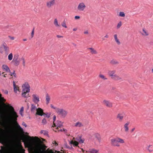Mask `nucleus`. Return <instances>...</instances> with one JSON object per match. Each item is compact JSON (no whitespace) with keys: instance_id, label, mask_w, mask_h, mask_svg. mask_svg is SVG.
Instances as JSON below:
<instances>
[{"instance_id":"f257e3e1","label":"nucleus","mask_w":153,"mask_h":153,"mask_svg":"<svg viewBox=\"0 0 153 153\" xmlns=\"http://www.w3.org/2000/svg\"><path fill=\"white\" fill-rule=\"evenodd\" d=\"M29 153H58L55 150H46L42 144L34 139L29 138L27 141Z\"/></svg>"},{"instance_id":"f03ea898","label":"nucleus","mask_w":153,"mask_h":153,"mask_svg":"<svg viewBox=\"0 0 153 153\" xmlns=\"http://www.w3.org/2000/svg\"><path fill=\"white\" fill-rule=\"evenodd\" d=\"M7 106L10 108L11 110V115L8 117L7 120L9 121L14 123L17 128L19 129V131L21 132H23V128L19 125L16 121L17 118L18 117L16 112L14 111L13 108L10 105H8Z\"/></svg>"},{"instance_id":"7ed1b4c3","label":"nucleus","mask_w":153,"mask_h":153,"mask_svg":"<svg viewBox=\"0 0 153 153\" xmlns=\"http://www.w3.org/2000/svg\"><path fill=\"white\" fill-rule=\"evenodd\" d=\"M110 142L112 146L117 147H120V146L119 143L123 144L125 143L123 139L118 137L111 139L110 140Z\"/></svg>"},{"instance_id":"20e7f679","label":"nucleus","mask_w":153,"mask_h":153,"mask_svg":"<svg viewBox=\"0 0 153 153\" xmlns=\"http://www.w3.org/2000/svg\"><path fill=\"white\" fill-rule=\"evenodd\" d=\"M57 114L61 116V117L65 118L67 115V112L62 108H58L57 109L56 112Z\"/></svg>"},{"instance_id":"39448f33","label":"nucleus","mask_w":153,"mask_h":153,"mask_svg":"<svg viewBox=\"0 0 153 153\" xmlns=\"http://www.w3.org/2000/svg\"><path fill=\"white\" fill-rule=\"evenodd\" d=\"M69 144L71 145V147H70L68 146H67V145H66V148H69L70 149H73L72 147V145H73L74 146H78L79 143H78L75 140V139L74 137L73 138V140L71 141H69Z\"/></svg>"},{"instance_id":"423d86ee","label":"nucleus","mask_w":153,"mask_h":153,"mask_svg":"<svg viewBox=\"0 0 153 153\" xmlns=\"http://www.w3.org/2000/svg\"><path fill=\"white\" fill-rule=\"evenodd\" d=\"M19 57V55L18 54H15L11 62L13 63L15 66H18L20 64V60L18 59Z\"/></svg>"},{"instance_id":"0eeeda50","label":"nucleus","mask_w":153,"mask_h":153,"mask_svg":"<svg viewBox=\"0 0 153 153\" xmlns=\"http://www.w3.org/2000/svg\"><path fill=\"white\" fill-rule=\"evenodd\" d=\"M32 101L35 104H37L40 101L39 96L37 94H34L32 95Z\"/></svg>"},{"instance_id":"6e6552de","label":"nucleus","mask_w":153,"mask_h":153,"mask_svg":"<svg viewBox=\"0 0 153 153\" xmlns=\"http://www.w3.org/2000/svg\"><path fill=\"white\" fill-rule=\"evenodd\" d=\"M56 0H50L47 1L46 3V6L47 8H50L55 4Z\"/></svg>"},{"instance_id":"1a4fd4ad","label":"nucleus","mask_w":153,"mask_h":153,"mask_svg":"<svg viewBox=\"0 0 153 153\" xmlns=\"http://www.w3.org/2000/svg\"><path fill=\"white\" fill-rule=\"evenodd\" d=\"M85 3L83 2L79 3L77 6V9L79 11H83L86 8Z\"/></svg>"},{"instance_id":"9d476101","label":"nucleus","mask_w":153,"mask_h":153,"mask_svg":"<svg viewBox=\"0 0 153 153\" xmlns=\"http://www.w3.org/2000/svg\"><path fill=\"white\" fill-rule=\"evenodd\" d=\"M22 90H24V91H25V90H28V91H30V87L29 85L28 82H25L22 85Z\"/></svg>"},{"instance_id":"9b49d317","label":"nucleus","mask_w":153,"mask_h":153,"mask_svg":"<svg viewBox=\"0 0 153 153\" xmlns=\"http://www.w3.org/2000/svg\"><path fill=\"white\" fill-rule=\"evenodd\" d=\"M103 103L108 108H111L113 106L112 103L108 100H104L103 101Z\"/></svg>"},{"instance_id":"f8f14e48","label":"nucleus","mask_w":153,"mask_h":153,"mask_svg":"<svg viewBox=\"0 0 153 153\" xmlns=\"http://www.w3.org/2000/svg\"><path fill=\"white\" fill-rule=\"evenodd\" d=\"M124 114L123 113H120L117 114V118L120 121H122L123 119Z\"/></svg>"},{"instance_id":"ddd939ff","label":"nucleus","mask_w":153,"mask_h":153,"mask_svg":"<svg viewBox=\"0 0 153 153\" xmlns=\"http://www.w3.org/2000/svg\"><path fill=\"white\" fill-rule=\"evenodd\" d=\"M62 123L61 122V121L59 120H57L55 123H53V125H54V126L57 127V128L61 127L62 126ZM53 126H52V127H53Z\"/></svg>"},{"instance_id":"4468645a","label":"nucleus","mask_w":153,"mask_h":153,"mask_svg":"<svg viewBox=\"0 0 153 153\" xmlns=\"http://www.w3.org/2000/svg\"><path fill=\"white\" fill-rule=\"evenodd\" d=\"M36 111H37L36 113V114H37L41 116H43L44 112H43V110L41 108H37V109Z\"/></svg>"},{"instance_id":"2eb2a0df","label":"nucleus","mask_w":153,"mask_h":153,"mask_svg":"<svg viewBox=\"0 0 153 153\" xmlns=\"http://www.w3.org/2000/svg\"><path fill=\"white\" fill-rule=\"evenodd\" d=\"M74 126L76 128H81L83 126V124L82 123L78 121L75 123Z\"/></svg>"},{"instance_id":"dca6fc26","label":"nucleus","mask_w":153,"mask_h":153,"mask_svg":"<svg viewBox=\"0 0 153 153\" xmlns=\"http://www.w3.org/2000/svg\"><path fill=\"white\" fill-rule=\"evenodd\" d=\"M129 122H127L124 125V128L125 132H128L129 131L128 125Z\"/></svg>"},{"instance_id":"f3484780","label":"nucleus","mask_w":153,"mask_h":153,"mask_svg":"<svg viewBox=\"0 0 153 153\" xmlns=\"http://www.w3.org/2000/svg\"><path fill=\"white\" fill-rule=\"evenodd\" d=\"M94 135L97 138L99 142L100 143L101 141V137L100 134L98 133H95Z\"/></svg>"},{"instance_id":"a211bd4d","label":"nucleus","mask_w":153,"mask_h":153,"mask_svg":"<svg viewBox=\"0 0 153 153\" xmlns=\"http://www.w3.org/2000/svg\"><path fill=\"white\" fill-rule=\"evenodd\" d=\"M37 108H36V105L33 104H31V107L30 108V111L34 113L35 110H37Z\"/></svg>"},{"instance_id":"6ab92c4d","label":"nucleus","mask_w":153,"mask_h":153,"mask_svg":"<svg viewBox=\"0 0 153 153\" xmlns=\"http://www.w3.org/2000/svg\"><path fill=\"white\" fill-rule=\"evenodd\" d=\"M90 50V53L91 54H97V51L93 48H90L88 49Z\"/></svg>"},{"instance_id":"aec40b11","label":"nucleus","mask_w":153,"mask_h":153,"mask_svg":"<svg viewBox=\"0 0 153 153\" xmlns=\"http://www.w3.org/2000/svg\"><path fill=\"white\" fill-rule=\"evenodd\" d=\"M3 69L5 70L7 72H10V70L8 67L6 65H3L2 66Z\"/></svg>"},{"instance_id":"412c9836","label":"nucleus","mask_w":153,"mask_h":153,"mask_svg":"<svg viewBox=\"0 0 153 153\" xmlns=\"http://www.w3.org/2000/svg\"><path fill=\"white\" fill-rule=\"evenodd\" d=\"M89 152L90 153H99V150L94 149H90L89 150Z\"/></svg>"},{"instance_id":"4be33fe9","label":"nucleus","mask_w":153,"mask_h":153,"mask_svg":"<svg viewBox=\"0 0 153 153\" xmlns=\"http://www.w3.org/2000/svg\"><path fill=\"white\" fill-rule=\"evenodd\" d=\"M50 98L48 94H47L46 95V104L48 105L50 102Z\"/></svg>"},{"instance_id":"5701e85b","label":"nucleus","mask_w":153,"mask_h":153,"mask_svg":"<svg viewBox=\"0 0 153 153\" xmlns=\"http://www.w3.org/2000/svg\"><path fill=\"white\" fill-rule=\"evenodd\" d=\"M22 97L25 98H27L26 94L27 93H29L30 91H28V90H25V91H24V90H22Z\"/></svg>"},{"instance_id":"b1692460","label":"nucleus","mask_w":153,"mask_h":153,"mask_svg":"<svg viewBox=\"0 0 153 153\" xmlns=\"http://www.w3.org/2000/svg\"><path fill=\"white\" fill-rule=\"evenodd\" d=\"M116 72V71L115 70H113L109 71L108 74L109 76L110 77H111V76H113V75L115 74Z\"/></svg>"},{"instance_id":"393cba45","label":"nucleus","mask_w":153,"mask_h":153,"mask_svg":"<svg viewBox=\"0 0 153 153\" xmlns=\"http://www.w3.org/2000/svg\"><path fill=\"white\" fill-rule=\"evenodd\" d=\"M114 38L115 40L117 43V44L118 45H119L120 44V42L119 40V39L117 38V35L116 34H114Z\"/></svg>"},{"instance_id":"a878e982","label":"nucleus","mask_w":153,"mask_h":153,"mask_svg":"<svg viewBox=\"0 0 153 153\" xmlns=\"http://www.w3.org/2000/svg\"><path fill=\"white\" fill-rule=\"evenodd\" d=\"M110 63L112 65H115L119 63V62L116 60L112 59L110 62Z\"/></svg>"},{"instance_id":"bb28decb","label":"nucleus","mask_w":153,"mask_h":153,"mask_svg":"<svg viewBox=\"0 0 153 153\" xmlns=\"http://www.w3.org/2000/svg\"><path fill=\"white\" fill-rule=\"evenodd\" d=\"M54 24L56 27H60V25L58 24V21L56 19H55L54 22Z\"/></svg>"},{"instance_id":"cd10ccee","label":"nucleus","mask_w":153,"mask_h":153,"mask_svg":"<svg viewBox=\"0 0 153 153\" xmlns=\"http://www.w3.org/2000/svg\"><path fill=\"white\" fill-rule=\"evenodd\" d=\"M2 46L3 47L5 51L7 52L8 51L9 48L7 46L6 44L5 43L3 44L2 45Z\"/></svg>"},{"instance_id":"c85d7f7f","label":"nucleus","mask_w":153,"mask_h":153,"mask_svg":"<svg viewBox=\"0 0 153 153\" xmlns=\"http://www.w3.org/2000/svg\"><path fill=\"white\" fill-rule=\"evenodd\" d=\"M99 76L100 78L103 80H105L107 79V78L105 76L102 74H100Z\"/></svg>"},{"instance_id":"c756f323","label":"nucleus","mask_w":153,"mask_h":153,"mask_svg":"<svg viewBox=\"0 0 153 153\" xmlns=\"http://www.w3.org/2000/svg\"><path fill=\"white\" fill-rule=\"evenodd\" d=\"M40 133L43 134L45 135L48 136V131L46 130H41L40 131Z\"/></svg>"},{"instance_id":"7c9ffc66","label":"nucleus","mask_w":153,"mask_h":153,"mask_svg":"<svg viewBox=\"0 0 153 153\" xmlns=\"http://www.w3.org/2000/svg\"><path fill=\"white\" fill-rule=\"evenodd\" d=\"M143 33H142V35L144 36H147L149 34L146 31V30H145L144 29H143Z\"/></svg>"},{"instance_id":"2f4dec72","label":"nucleus","mask_w":153,"mask_h":153,"mask_svg":"<svg viewBox=\"0 0 153 153\" xmlns=\"http://www.w3.org/2000/svg\"><path fill=\"white\" fill-rule=\"evenodd\" d=\"M115 80L116 81L120 80V81H122L123 80V79L122 77L118 75H117Z\"/></svg>"},{"instance_id":"473e14b6","label":"nucleus","mask_w":153,"mask_h":153,"mask_svg":"<svg viewBox=\"0 0 153 153\" xmlns=\"http://www.w3.org/2000/svg\"><path fill=\"white\" fill-rule=\"evenodd\" d=\"M23 111H24V107H22L21 108L20 110V111H19V114H20L22 117L23 116Z\"/></svg>"},{"instance_id":"72a5a7b5","label":"nucleus","mask_w":153,"mask_h":153,"mask_svg":"<svg viewBox=\"0 0 153 153\" xmlns=\"http://www.w3.org/2000/svg\"><path fill=\"white\" fill-rule=\"evenodd\" d=\"M13 85L14 91L15 93H16L17 91V87H16V84H15V82L13 81Z\"/></svg>"},{"instance_id":"f704fd0d","label":"nucleus","mask_w":153,"mask_h":153,"mask_svg":"<svg viewBox=\"0 0 153 153\" xmlns=\"http://www.w3.org/2000/svg\"><path fill=\"white\" fill-rule=\"evenodd\" d=\"M13 58V55L12 53H10L8 56V59L9 60H11Z\"/></svg>"},{"instance_id":"c9c22d12","label":"nucleus","mask_w":153,"mask_h":153,"mask_svg":"<svg viewBox=\"0 0 153 153\" xmlns=\"http://www.w3.org/2000/svg\"><path fill=\"white\" fill-rule=\"evenodd\" d=\"M76 140L79 141V143H84V140L83 139H82L81 138V137H79V139H76Z\"/></svg>"},{"instance_id":"e433bc0d","label":"nucleus","mask_w":153,"mask_h":153,"mask_svg":"<svg viewBox=\"0 0 153 153\" xmlns=\"http://www.w3.org/2000/svg\"><path fill=\"white\" fill-rule=\"evenodd\" d=\"M20 60L22 61L24 66H25V61L24 58L22 57L20 59Z\"/></svg>"},{"instance_id":"4c0bfd02","label":"nucleus","mask_w":153,"mask_h":153,"mask_svg":"<svg viewBox=\"0 0 153 153\" xmlns=\"http://www.w3.org/2000/svg\"><path fill=\"white\" fill-rule=\"evenodd\" d=\"M62 26L65 28H66L67 27V26L66 25L65 22L64 21L62 23Z\"/></svg>"},{"instance_id":"58836bf2","label":"nucleus","mask_w":153,"mask_h":153,"mask_svg":"<svg viewBox=\"0 0 153 153\" xmlns=\"http://www.w3.org/2000/svg\"><path fill=\"white\" fill-rule=\"evenodd\" d=\"M122 25V22L121 21H120L119 22L117 25V29L119 28Z\"/></svg>"},{"instance_id":"ea45409f","label":"nucleus","mask_w":153,"mask_h":153,"mask_svg":"<svg viewBox=\"0 0 153 153\" xmlns=\"http://www.w3.org/2000/svg\"><path fill=\"white\" fill-rule=\"evenodd\" d=\"M119 16L121 17H124L125 16V14L123 12H120L119 13Z\"/></svg>"},{"instance_id":"a19ab883","label":"nucleus","mask_w":153,"mask_h":153,"mask_svg":"<svg viewBox=\"0 0 153 153\" xmlns=\"http://www.w3.org/2000/svg\"><path fill=\"white\" fill-rule=\"evenodd\" d=\"M5 101V100L4 97H2L1 94H0V101L2 102Z\"/></svg>"},{"instance_id":"79ce46f5","label":"nucleus","mask_w":153,"mask_h":153,"mask_svg":"<svg viewBox=\"0 0 153 153\" xmlns=\"http://www.w3.org/2000/svg\"><path fill=\"white\" fill-rule=\"evenodd\" d=\"M10 73L11 76H12L13 75L15 77H16V74L15 73V71H13V73H11L10 72Z\"/></svg>"},{"instance_id":"37998d69","label":"nucleus","mask_w":153,"mask_h":153,"mask_svg":"<svg viewBox=\"0 0 153 153\" xmlns=\"http://www.w3.org/2000/svg\"><path fill=\"white\" fill-rule=\"evenodd\" d=\"M42 123L43 125L46 124L47 123L46 120L45 118H44L42 120Z\"/></svg>"},{"instance_id":"c03bdc74","label":"nucleus","mask_w":153,"mask_h":153,"mask_svg":"<svg viewBox=\"0 0 153 153\" xmlns=\"http://www.w3.org/2000/svg\"><path fill=\"white\" fill-rule=\"evenodd\" d=\"M44 116H45L47 117L48 118H49L50 117V114H45L44 113H43V115Z\"/></svg>"},{"instance_id":"a18cd8bd","label":"nucleus","mask_w":153,"mask_h":153,"mask_svg":"<svg viewBox=\"0 0 153 153\" xmlns=\"http://www.w3.org/2000/svg\"><path fill=\"white\" fill-rule=\"evenodd\" d=\"M51 108L55 109L56 112L57 109H58V108H56V107L52 105L51 104Z\"/></svg>"},{"instance_id":"49530a36","label":"nucleus","mask_w":153,"mask_h":153,"mask_svg":"<svg viewBox=\"0 0 153 153\" xmlns=\"http://www.w3.org/2000/svg\"><path fill=\"white\" fill-rule=\"evenodd\" d=\"M117 75L116 74H115L114 75H113V76H111V78L113 79L114 80H115V78H116V77Z\"/></svg>"},{"instance_id":"de8ad7c7","label":"nucleus","mask_w":153,"mask_h":153,"mask_svg":"<svg viewBox=\"0 0 153 153\" xmlns=\"http://www.w3.org/2000/svg\"><path fill=\"white\" fill-rule=\"evenodd\" d=\"M2 91L5 94H8V91L7 90H2Z\"/></svg>"},{"instance_id":"09e8293b","label":"nucleus","mask_w":153,"mask_h":153,"mask_svg":"<svg viewBox=\"0 0 153 153\" xmlns=\"http://www.w3.org/2000/svg\"><path fill=\"white\" fill-rule=\"evenodd\" d=\"M34 29H33L31 32V37L32 38L33 37V35H34Z\"/></svg>"},{"instance_id":"8fccbe9b","label":"nucleus","mask_w":153,"mask_h":153,"mask_svg":"<svg viewBox=\"0 0 153 153\" xmlns=\"http://www.w3.org/2000/svg\"><path fill=\"white\" fill-rule=\"evenodd\" d=\"M80 16H75L74 18L75 19H80Z\"/></svg>"},{"instance_id":"3c124183","label":"nucleus","mask_w":153,"mask_h":153,"mask_svg":"<svg viewBox=\"0 0 153 153\" xmlns=\"http://www.w3.org/2000/svg\"><path fill=\"white\" fill-rule=\"evenodd\" d=\"M22 125L25 126V127H26L27 126V125L24 122H23L22 123Z\"/></svg>"},{"instance_id":"603ef678","label":"nucleus","mask_w":153,"mask_h":153,"mask_svg":"<svg viewBox=\"0 0 153 153\" xmlns=\"http://www.w3.org/2000/svg\"><path fill=\"white\" fill-rule=\"evenodd\" d=\"M9 37L12 40H13L14 39V38L13 37L9 36Z\"/></svg>"},{"instance_id":"864d4df0","label":"nucleus","mask_w":153,"mask_h":153,"mask_svg":"<svg viewBox=\"0 0 153 153\" xmlns=\"http://www.w3.org/2000/svg\"><path fill=\"white\" fill-rule=\"evenodd\" d=\"M56 116L55 115H54L53 117V123H54V122L56 120Z\"/></svg>"},{"instance_id":"5fc2aeb1","label":"nucleus","mask_w":153,"mask_h":153,"mask_svg":"<svg viewBox=\"0 0 153 153\" xmlns=\"http://www.w3.org/2000/svg\"><path fill=\"white\" fill-rule=\"evenodd\" d=\"M58 38H62L63 37V36H60L59 35H57L56 36Z\"/></svg>"},{"instance_id":"6e6d98bb","label":"nucleus","mask_w":153,"mask_h":153,"mask_svg":"<svg viewBox=\"0 0 153 153\" xmlns=\"http://www.w3.org/2000/svg\"><path fill=\"white\" fill-rule=\"evenodd\" d=\"M53 144H55V145L56 146H57L58 145V144L57 143H56L55 141H53Z\"/></svg>"},{"instance_id":"4d7b16f0","label":"nucleus","mask_w":153,"mask_h":153,"mask_svg":"<svg viewBox=\"0 0 153 153\" xmlns=\"http://www.w3.org/2000/svg\"><path fill=\"white\" fill-rule=\"evenodd\" d=\"M3 52V51L2 50V48L0 46V52L1 53H2Z\"/></svg>"},{"instance_id":"13d9d810","label":"nucleus","mask_w":153,"mask_h":153,"mask_svg":"<svg viewBox=\"0 0 153 153\" xmlns=\"http://www.w3.org/2000/svg\"><path fill=\"white\" fill-rule=\"evenodd\" d=\"M104 38H108V34H106L104 36Z\"/></svg>"},{"instance_id":"bf43d9fd","label":"nucleus","mask_w":153,"mask_h":153,"mask_svg":"<svg viewBox=\"0 0 153 153\" xmlns=\"http://www.w3.org/2000/svg\"><path fill=\"white\" fill-rule=\"evenodd\" d=\"M135 129V128H132L131 130V132H133L134 130Z\"/></svg>"},{"instance_id":"052dcab7","label":"nucleus","mask_w":153,"mask_h":153,"mask_svg":"<svg viewBox=\"0 0 153 153\" xmlns=\"http://www.w3.org/2000/svg\"><path fill=\"white\" fill-rule=\"evenodd\" d=\"M84 34H88V31L87 30L85 31L84 32Z\"/></svg>"},{"instance_id":"680f3d73","label":"nucleus","mask_w":153,"mask_h":153,"mask_svg":"<svg viewBox=\"0 0 153 153\" xmlns=\"http://www.w3.org/2000/svg\"><path fill=\"white\" fill-rule=\"evenodd\" d=\"M77 28H74L73 29V30L74 31H76L77 30Z\"/></svg>"},{"instance_id":"e2e57ef3","label":"nucleus","mask_w":153,"mask_h":153,"mask_svg":"<svg viewBox=\"0 0 153 153\" xmlns=\"http://www.w3.org/2000/svg\"><path fill=\"white\" fill-rule=\"evenodd\" d=\"M27 40V39H23V41H25Z\"/></svg>"},{"instance_id":"0e129e2a","label":"nucleus","mask_w":153,"mask_h":153,"mask_svg":"<svg viewBox=\"0 0 153 153\" xmlns=\"http://www.w3.org/2000/svg\"><path fill=\"white\" fill-rule=\"evenodd\" d=\"M59 131H63V130L62 129H61L59 130Z\"/></svg>"},{"instance_id":"69168bd1","label":"nucleus","mask_w":153,"mask_h":153,"mask_svg":"<svg viewBox=\"0 0 153 153\" xmlns=\"http://www.w3.org/2000/svg\"><path fill=\"white\" fill-rule=\"evenodd\" d=\"M38 140H37L39 143H41H41L39 142H40V141H39V142Z\"/></svg>"},{"instance_id":"338daca9","label":"nucleus","mask_w":153,"mask_h":153,"mask_svg":"<svg viewBox=\"0 0 153 153\" xmlns=\"http://www.w3.org/2000/svg\"><path fill=\"white\" fill-rule=\"evenodd\" d=\"M152 72L153 73V68H152Z\"/></svg>"},{"instance_id":"774afa93","label":"nucleus","mask_w":153,"mask_h":153,"mask_svg":"<svg viewBox=\"0 0 153 153\" xmlns=\"http://www.w3.org/2000/svg\"><path fill=\"white\" fill-rule=\"evenodd\" d=\"M149 151L150 152H151L152 151H151L150 150H149Z\"/></svg>"}]
</instances>
